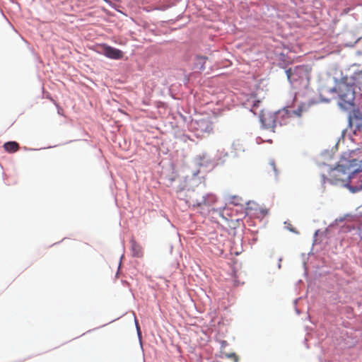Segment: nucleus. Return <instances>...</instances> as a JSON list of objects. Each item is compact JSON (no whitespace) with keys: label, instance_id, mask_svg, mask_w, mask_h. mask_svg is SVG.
Wrapping results in <instances>:
<instances>
[{"label":"nucleus","instance_id":"obj_6","mask_svg":"<svg viewBox=\"0 0 362 362\" xmlns=\"http://www.w3.org/2000/svg\"><path fill=\"white\" fill-rule=\"evenodd\" d=\"M191 125L197 132V135L204 133L210 134L213 130L212 122L207 118L194 120Z\"/></svg>","mask_w":362,"mask_h":362},{"label":"nucleus","instance_id":"obj_5","mask_svg":"<svg viewBox=\"0 0 362 362\" xmlns=\"http://www.w3.org/2000/svg\"><path fill=\"white\" fill-rule=\"evenodd\" d=\"M217 197L214 194H207L198 198L197 194L190 197V202L193 206H210L215 204Z\"/></svg>","mask_w":362,"mask_h":362},{"label":"nucleus","instance_id":"obj_7","mask_svg":"<svg viewBox=\"0 0 362 362\" xmlns=\"http://www.w3.org/2000/svg\"><path fill=\"white\" fill-rule=\"evenodd\" d=\"M98 52L103 54L105 57L112 59H120L123 58V52L115 47L109 46L106 44L98 45Z\"/></svg>","mask_w":362,"mask_h":362},{"label":"nucleus","instance_id":"obj_3","mask_svg":"<svg viewBox=\"0 0 362 362\" xmlns=\"http://www.w3.org/2000/svg\"><path fill=\"white\" fill-rule=\"evenodd\" d=\"M356 89L348 76H344L334 88L339 98L348 105H353Z\"/></svg>","mask_w":362,"mask_h":362},{"label":"nucleus","instance_id":"obj_13","mask_svg":"<svg viewBox=\"0 0 362 362\" xmlns=\"http://www.w3.org/2000/svg\"><path fill=\"white\" fill-rule=\"evenodd\" d=\"M361 38H362V35L358 33L355 37L354 42H346V45L350 46V47L354 46V45L355 43H356L358 40H360Z\"/></svg>","mask_w":362,"mask_h":362},{"label":"nucleus","instance_id":"obj_10","mask_svg":"<svg viewBox=\"0 0 362 362\" xmlns=\"http://www.w3.org/2000/svg\"><path fill=\"white\" fill-rule=\"evenodd\" d=\"M19 144L16 141H8L4 144V148L8 153H15L19 149Z\"/></svg>","mask_w":362,"mask_h":362},{"label":"nucleus","instance_id":"obj_8","mask_svg":"<svg viewBox=\"0 0 362 362\" xmlns=\"http://www.w3.org/2000/svg\"><path fill=\"white\" fill-rule=\"evenodd\" d=\"M349 80L354 84V86L358 89L362 87V71H358L353 73L349 77Z\"/></svg>","mask_w":362,"mask_h":362},{"label":"nucleus","instance_id":"obj_2","mask_svg":"<svg viewBox=\"0 0 362 362\" xmlns=\"http://www.w3.org/2000/svg\"><path fill=\"white\" fill-rule=\"evenodd\" d=\"M286 75L291 85L297 88H307L309 84L310 69L306 66H298L286 70Z\"/></svg>","mask_w":362,"mask_h":362},{"label":"nucleus","instance_id":"obj_9","mask_svg":"<svg viewBox=\"0 0 362 362\" xmlns=\"http://www.w3.org/2000/svg\"><path fill=\"white\" fill-rule=\"evenodd\" d=\"M131 248L134 257H141L143 256V248L135 240L131 241Z\"/></svg>","mask_w":362,"mask_h":362},{"label":"nucleus","instance_id":"obj_1","mask_svg":"<svg viewBox=\"0 0 362 362\" xmlns=\"http://www.w3.org/2000/svg\"><path fill=\"white\" fill-rule=\"evenodd\" d=\"M356 165V160L349 161L348 165H339L329 173V181L331 184L344 187L349 186L353 175L360 170L358 168H353Z\"/></svg>","mask_w":362,"mask_h":362},{"label":"nucleus","instance_id":"obj_11","mask_svg":"<svg viewBox=\"0 0 362 362\" xmlns=\"http://www.w3.org/2000/svg\"><path fill=\"white\" fill-rule=\"evenodd\" d=\"M305 110V107H304V105H300L298 107V108L295 110H293L292 112L291 111H289L288 112V114L289 115H296L297 117H300L301 115H302V112Z\"/></svg>","mask_w":362,"mask_h":362},{"label":"nucleus","instance_id":"obj_14","mask_svg":"<svg viewBox=\"0 0 362 362\" xmlns=\"http://www.w3.org/2000/svg\"><path fill=\"white\" fill-rule=\"evenodd\" d=\"M198 59H204L205 58H203L202 57H199Z\"/></svg>","mask_w":362,"mask_h":362},{"label":"nucleus","instance_id":"obj_12","mask_svg":"<svg viewBox=\"0 0 362 362\" xmlns=\"http://www.w3.org/2000/svg\"><path fill=\"white\" fill-rule=\"evenodd\" d=\"M224 356L230 360H232L233 362H238L239 357L235 353H223Z\"/></svg>","mask_w":362,"mask_h":362},{"label":"nucleus","instance_id":"obj_4","mask_svg":"<svg viewBox=\"0 0 362 362\" xmlns=\"http://www.w3.org/2000/svg\"><path fill=\"white\" fill-rule=\"evenodd\" d=\"M276 117V114L274 112L262 110L259 115L262 127L265 129L274 132L277 124Z\"/></svg>","mask_w":362,"mask_h":362}]
</instances>
